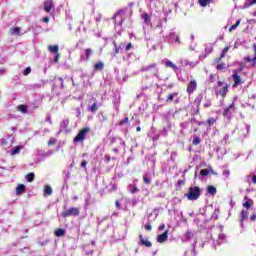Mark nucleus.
<instances>
[{
	"instance_id": "f257e3e1",
	"label": "nucleus",
	"mask_w": 256,
	"mask_h": 256,
	"mask_svg": "<svg viewBox=\"0 0 256 256\" xmlns=\"http://www.w3.org/2000/svg\"><path fill=\"white\" fill-rule=\"evenodd\" d=\"M186 197L188 201H197L201 197V188L197 186L190 187Z\"/></svg>"
},
{
	"instance_id": "f03ea898",
	"label": "nucleus",
	"mask_w": 256,
	"mask_h": 256,
	"mask_svg": "<svg viewBox=\"0 0 256 256\" xmlns=\"http://www.w3.org/2000/svg\"><path fill=\"white\" fill-rule=\"evenodd\" d=\"M81 211L77 207H70L67 210H64L61 215L62 217L67 218V217H79V214Z\"/></svg>"
},
{
	"instance_id": "7ed1b4c3",
	"label": "nucleus",
	"mask_w": 256,
	"mask_h": 256,
	"mask_svg": "<svg viewBox=\"0 0 256 256\" xmlns=\"http://www.w3.org/2000/svg\"><path fill=\"white\" fill-rule=\"evenodd\" d=\"M227 91H229V86H227L225 82L219 81L216 95H221V97H225V95H227Z\"/></svg>"
},
{
	"instance_id": "20e7f679",
	"label": "nucleus",
	"mask_w": 256,
	"mask_h": 256,
	"mask_svg": "<svg viewBox=\"0 0 256 256\" xmlns=\"http://www.w3.org/2000/svg\"><path fill=\"white\" fill-rule=\"evenodd\" d=\"M88 132H89V128H83L82 130L79 131V133L73 139V142L82 143V141H85V137H87Z\"/></svg>"
},
{
	"instance_id": "39448f33",
	"label": "nucleus",
	"mask_w": 256,
	"mask_h": 256,
	"mask_svg": "<svg viewBox=\"0 0 256 256\" xmlns=\"http://www.w3.org/2000/svg\"><path fill=\"white\" fill-rule=\"evenodd\" d=\"M166 41H167V43H170V44L178 43V45H181V40L179 39V35H177V33H175V32H170Z\"/></svg>"
},
{
	"instance_id": "423d86ee",
	"label": "nucleus",
	"mask_w": 256,
	"mask_h": 256,
	"mask_svg": "<svg viewBox=\"0 0 256 256\" xmlns=\"http://www.w3.org/2000/svg\"><path fill=\"white\" fill-rule=\"evenodd\" d=\"M44 11H46V13H51V11H55V4L53 3V0H46L44 2Z\"/></svg>"
},
{
	"instance_id": "0eeeda50",
	"label": "nucleus",
	"mask_w": 256,
	"mask_h": 256,
	"mask_svg": "<svg viewBox=\"0 0 256 256\" xmlns=\"http://www.w3.org/2000/svg\"><path fill=\"white\" fill-rule=\"evenodd\" d=\"M197 89V81L195 79L191 80L187 86V93L188 95H191L195 92Z\"/></svg>"
},
{
	"instance_id": "6e6552de",
	"label": "nucleus",
	"mask_w": 256,
	"mask_h": 256,
	"mask_svg": "<svg viewBox=\"0 0 256 256\" xmlns=\"http://www.w3.org/2000/svg\"><path fill=\"white\" fill-rule=\"evenodd\" d=\"M152 70V73H154V75H157V73L159 72V70L157 69V64L156 63H153V64H150L148 66H145V67H142V71H151Z\"/></svg>"
},
{
	"instance_id": "1a4fd4ad",
	"label": "nucleus",
	"mask_w": 256,
	"mask_h": 256,
	"mask_svg": "<svg viewBox=\"0 0 256 256\" xmlns=\"http://www.w3.org/2000/svg\"><path fill=\"white\" fill-rule=\"evenodd\" d=\"M193 239V232L191 231H186L185 234L181 237V241L183 243H187L188 241H191Z\"/></svg>"
},
{
	"instance_id": "9d476101",
	"label": "nucleus",
	"mask_w": 256,
	"mask_h": 256,
	"mask_svg": "<svg viewBox=\"0 0 256 256\" xmlns=\"http://www.w3.org/2000/svg\"><path fill=\"white\" fill-rule=\"evenodd\" d=\"M233 111H235V105L231 104L224 110V112H223L224 117H228V119H229L231 117V114L233 113Z\"/></svg>"
},
{
	"instance_id": "9b49d317",
	"label": "nucleus",
	"mask_w": 256,
	"mask_h": 256,
	"mask_svg": "<svg viewBox=\"0 0 256 256\" xmlns=\"http://www.w3.org/2000/svg\"><path fill=\"white\" fill-rule=\"evenodd\" d=\"M139 241H140V245H143L144 247H152V245H153V244H151V241L143 238L142 234L139 235Z\"/></svg>"
},
{
	"instance_id": "f8f14e48",
	"label": "nucleus",
	"mask_w": 256,
	"mask_h": 256,
	"mask_svg": "<svg viewBox=\"0 0 256 256\" xmlns=\"http://www.w3.org/2000/svg\"><path fill=\"white\" fill-rule=\"evenodd\" d=\"M167 237H169L168 230H166L163 234L158 235L157 237L158 243H165V241H167Z\"/></svg>"
},
{
	"instance_id": "ddd939ff",
	"label": "nucleus",
	"mask_w": 256,
	"mask_h": 256,
	"mask_svg": "<svg viewBox=\"0 0 256 256\" xmlns=\"http://www.w3.org/2000/svg\"><path fill=\"white\" fill-rule=\"evenodd\" d=\"M210 53H213V46H210V47H206V48H205V54L199 56L200 61H203V59H206V57H207L208 55H210Z\"/></svg>"
},
{
	"instance_id": "4468645a",
	"label": "nucleus",
	"mask_w": 256,
	"mask_h": 256,
	"mask_svg": "<svg viewBox=\"0 0 256 256\" xmlns=\"http://www.w3.org/2000/svg\"><path fill=\"white\" fill-rule=\"evenodd\" d=\"M247 219H249V213L246 210H242L240 215V223L242 226H243V221H247Z\"/></svg>"
},
{
	"instance_id": "2eb2a0df",
	"label": "nucleus",
	"mask_w": 256,
	"mask_h": 256,
	"mask_svg": "<svg viewBox=\"0 0 256 256\" xmlns=\"http://www.w3.org/2000/svg\"><path fill=\"white\" fill-rule=\"evenodd\" d=\"M67 127H69V119H65L60 123V131L58 132V135L61 133V131H65Z\"/></svg>"
},
{
	"instance_id": "dca6fc26",
	"label": "nucleus",
	"mask_w": 256,
	"mask_h": 256,
	"mask_svg": "<svg viewBox=\"0 0 256 256\" xmlns=\"http://www.w3.org/2000/svg\"><path fill=\"white\" fill-rule=\"evenodd\" d=\"M232 79L234 80V87H237V85L241 84V76L237 73H234L232 75Z\"/></svg>"
},
{
	"instance_id": "f3484780",
	"label": "nucleus",
	"mask_w": 256,
	"mask_h": 256,
	"mask_svg": "<svg viewBox=\"0 0 256 256\" xmlns=\"http://www.w3.org/2000/svg\"><path fill=\"white\" fill-rule=\"evenodd\" d=\"M141 18L143 19V21H144V23H145L146 25H151V16H149V14L143 13V14L141 15Z\"/></svg>"
},
{
	"instance_id": "a211bd4d",
	"label": "nucleus",
	"mask_w": 256,
	"mask_h": 256,
	"mask_svg": "<svg viewBox=\"0 0 256 256\" xmlns=\"http://www.w3.org/2000/svg\"><path fill=\"white\" fill-rule=\"evenodd\" d=\"M230 49H231V46H226V47L223 49L220 58H218V59L216 60V62L219 63V61H221V59H223V57H225V55H227V53H229V50H230Z\"/></svg>"
},
{
	"instance_id": "6ab92c4d",
	"label": "nucleus",
	"mask_w": 256,
	"mask_h": 256,
	"mask_svg": "<svg viewBox=\"0 0 256 256\" xmlns=\"http://www.w3.org/2000/svg\"><path fill=\"white\" fill-rule=\"evenodd\" d=\"M25 193V185L19 184L16 188V195H23Z\"/></svg>"
},
{
	"instance_id": "aec40b11",
	"label": "nucleus",
	"mask_w": 256,
	"mask_h": 256,
	"mask_svg": "<svg viewBox=\"0 0 256 256\" xmlns=\"http://www.w3.org/2000/svg\"><path fill=\"white\" fill-rule=\"evenodd\" d=\"M128 191L132 194L139 193V188L135 184L128 185Z\"/></svg>"
},
{
	"instance_id": "412c9836",
	"label": "nucleus",
	"mask_w": 256,
	"mask_h": 256,
	"mask_svg": "<svg viewBox=\"0 0 256 256\" xmlns=\"http://www.w3.org/2000/svg\"><path fill=\"white\" fill-rule=\"evenodd\" d=\"M48 51H50V53H59V46L58 45H53V46H48Z\"/></svg>"
},
{
	"instance_id": "4be33fe9",
	"label": "nucleus",
	"mask_w": 256,
	"mask_h": 256,
	"mask_svg": "<svg viewBox=\"0 0 256 256\" xmlns=\"http://www.w3.org/2000/svg\"><path fill=\"white\" fill-rule=\"evenodd\" d=\"M97 109H99V104H97V102H94V103L88 108V110H90L91 113H97Z\"/></svg>"
},
{
	"instance_id": "5701e85b",
	"label": "nucleus",
	"mask_w": 256,
	"mask_h": 256,
	"mask_svg": "<svg viewBox=\"0 0 256 256\" xmlns=\"http://www.w3.org/2000/svg\"><path fill=\"white\" fill-rule=\"evenodd\" d=\"M56 237H63L65 235V229L59 228L55 231Z\"/></svg>"
},
{
	"instance_id": "b1692460",
	"label": "nucleus",
	"mask_w": 256,
	"mask_h": 256,
	"mask_svg": "<svg viewBox=\"0 0 256 256\" xmlns=\"http://www.w3.org/2000/svg\"><path fill=\"white\" fill-rule=\"evenodd\" d=\"M151 180H152L151 175L146 174V175L143 176V181H144V183L146 185H150L151 184Z\"/></svg>"
},
{
	"instance_id": "393cba45",
	"label": "nucleus",
	"mask_w": 256,
	"mask_h": 256,
	"mask_svg": "<svg viewBox=\"0 0 256 256\" xmlns=\"http://www.w3.org/2000/svg\"><path fill=\"white\" fill-rule=\"evenodd\" d=\"M103 67H104L103 62H97V63L94 65L95 71H103Z\"/></svg>"
},
{
	"instance_id": "a878e982",
	"label": "nucleus",
	"mask_w": 256,
	"mask_h": 256,
	"mask_svg": "<svg viewBox=\"0 0 256 256\" xmlns=\"http://www.w3.org/2000/svg\"><path fill=\"white\" fill-rule=\"evenodd\" d=\"M166 67H170L171 69H173L174 71H177V65H175L173 62L167 60L165 63Z\"/></svg>"
},
{
	"instance_id": "bb28decb",
	"label": "nucleus",
	"mask_w": 256,
	"mask_h": 256,
	"mask_svg": "<svg viewBox=\"0 0 256 256\" xmlns=\"http://www.w3.org/2000/svg\"><path fill=\"white\" fill-rule=\"evenodd\" d=\"M239 25H241V19H238L236 23L229 28V32L235 31Z\"/></svg>"
},
{
	"instance_id": "cd10ccee",
	"label": "nucleus",
	"mask_w": 256,
	"mask_h": 256,
	"mask_svg": "<svg viewBox=\"0 0 256 256\" xmlns=\"http://www.w3.org/2000/svg\"><path fill=\"white\" fill-rule=\"evenodd\" d=\"M207 191L210 195H216L217 188H215L214 186H208Z\"/></svg>"
},
{
	"instance_id": "c85d7f7f",
	"label": "nucleus",
	"mask_w": 256,
	"mask_h": 256,
	"mask_svg": "<svg viewBox=\"0 0 256 256\" xmlns=\"http://www.w3.org/2000/svg\"><path fill=\"white\" fill-rule=\"evenodd\" d=\"M253 5H256V0H246L244 7L249 8Z\"/></svg>"
},
{
	"instance_id": "c756f323",
	"label": "nucleus",
	"mask_w": 256,
	"mask_h": 256,
	"mask_svg": "<svg viewBox=\"0 0 256 256\" xmlns=\"http://www.w3.org/2000/svg\"><path fill=\"white\" fill-rule=\"evenodd\" d=\"M11 35H19L21 33V28L19 27H14V28H11Z\"/></svg>"
},
{
	"instance_id": "7c9ffc66",
	"label": "nucleus",
	"mask_w": 256,
	"mask_h": 256,
	"mask_svg": "<svg viewBox=\"0 0 256 256\" xmlns=\"http://www.w3.org/2000/svg\"><path fill=\"white\" fill-rule=\"evenodd\" d=\"M19 151H21V147L20 146H16L14 148H12V150L10 151V155H17V153H19Z\"/></svg>"
},
{
	"instance_id": "2f4dec72",
	"label": "nucleus",
	"mask_w": 256,
	"mask_h": 256,
	"mask_svg": "<svg viewBox=\"0 0 256 256\" xmlns=\"http://www.w3.org/2000/svg\"><path fill=\"white\" fill-rule=\"evenodd\" d=\"M17 109L20 113H27V105H19Z\"/></svg>"
},
{
	"instance_id": "473e14b6",
	"label": "nucleus",
	"mask_w": 256,
	"mask_h": 256,
	"mask_svg": "<svg viewBox=\"0 0 256 256\" xmlns=\"http://www.w3.org/2000/svg\"><path fill=\"white\" fill-rule=\"evenodd\" d=\"M53 193V189L51 186H45L44 188V195H51Z\"/></svg>"
},
{
	"instance_id": "72a5a7b5",
	"label": "nucleus",
	"mask_w": 256,
	"mask_h": 256,
	"mask_svg": "<svg viewBox=\"0 0 256 256\" xmlns=\"http://www.w3.org/2000/svg\"><path fill=\"white\" fill-rule=\"evenodd\" d=\"M217 243H218V245L225 243V234H219Z\"/></svg>"
},
{
	"instance_id": "f704fd0d",
	"label": "nucleus",
	"mask_w": 256,
	"mask_h": 256,
	"mask_svg": "<svg viewBox=\"0 0 256 256\" xmlns=\"http://www.w3.org/2000/svg\"><path fill=\"white\" fill-rule=\"evenodd\" d=\"M91 55H93V50H91V49H89V48L86 49V50H85L86 61H89Z\"/></svg>"
},
{
	"instance_id": "c9c22d12",
	"label": "nucleus",
	"mask_w": 256,
	"mask_h": 256,
	"mask_svg": "<svg viewBox=\"0 0 256 256\" xmlns=\"http://www.w3.org/2000/svg\"><path fill=\"white\" fill-rule=\"evenodd\" d=\"M114 47H115V53H119V51H121V49H123V47H125V44H120L119 46H117V43L114 42Z\"/></svg>"
},
{
	"instance_id": "e433bc0d",
	"label": "nucleus",
	"mask_w": 256,
	"mask_h": 256,
	"mask_svg": "<svg viewBox=\"0 0 256 256\" xmlns=\"http://www.w3.org/2000/svg\"><path fill=\"white\" fill-rule=\"evenodd\" d=\"M251 205H253V200H248L243 203V207H245L246 209H251Z\"/></svg>"
},
{
	"instance_id": "4c0bfd02",
	"label": "nucleus",
	"mask_w": 256,
	"mask_h": 256,
	"mask_svg": "<svg viewBox=\"0 0 256 256\" xmlns=\"http://www.w3.org/2000/svg\"><path fill=\"white\" fill-rule=\"evenodd\" d=\"M175 95H177V93L170 94L166 99V103H171V101L175 99Z\"/></svg>"
},
{
	"instance_id": "58836bf2",
	"label": "nucleus",
	"mask_w": 256,
	"mask_h": 256,
	"mask_svg": "<svg viewBox=\"0 0 256 256\" xmlns=\"http://www.w3.org/2000/svg\"><path fill=\"white\" fill-rule=\"evenodd\" d=\"M199 143H201V138L197 137V136H194L192 145H199Z\"/></svg>"
},
{
	"instance_id": "ea45409f",
	"label": "nucleus",
	"mask_w": 256,
	"mask_h": 256,
	"mask_svg": "<svg viewBox=\"0 0 256 256\" xmlns=\"http://www.w3.org/2000/svg\"><path fill=\"white\" fill-rule=\"evenodd\" d=\"M200 175L202 177H207V175H209V169H203L200 171Z\"/></svg>"
},
{
	"instance_id": "a19ab883",
	"label": "nucleus",
	"mask_w": 256,
	"mask_h": 256,
	"mask_svg": "<svg viewBox=\"0 0 256 256\" xmlns=\"http://www.w3.org/2000/svg\"><path fill=\"white\" fill-rule=\"evenodd\" d=\"M26 179H27L28 183H32V181H33V172L26 175Z\"/></svg>"
},
{
	"instance_id": "79ce46f5",
	"label": "nucleus",
	"mask_w": 256,
	"mask_h": 256,
	"mask_svg": "<svg viewBox=\"0 0 256 256\" xmlns=\"http://www.w3.org/2000/svg\"><path fill=\"white\" fill-rule=\"evenodd\" d=\"M201 7H207V3H209V0H199Z\"/></svg>"
},
{
	"instance_id": "37998d69",
	"label": "nucleus",
	"mask_w": 256,
	"mask_h": 256,
	"mask_svg": "<svg viewBox=\"0 0 256 256\" xmlns=\"http://www.w3.org/2000/svg\"><path fill=\"white\" fill-rule=\"evenodd\" d=\"M127 123H129V118H128V117H126V118H124L123 120H121V121L119 122V125L123 126V125H125V124H127Z\"/></svg>"
},
{
	"instance_id": "c03bdc74",
	"label": "nucleus",
	"mask_w": 256,
	"mask_h": 256,
	"mask_svg": "<svg viewBox=\"0 0 256 256\" xmlns=\"http://www.w3.org/2000/svg\"><path fill=\"white\" fill-rule=\"evenodd\" d=\"M55 143H57V139L55 138H50L48 145H55Z\"/></svg>"
},
{
	"instance_id": "a18cd8bd",
	"label": "nucleus",
	"mask_w": 256,
	"mask_h": 256,
	"mask_svg": "<svg viewBox=\"0 0 256 256\" xmlns=\"http://www.w3.org/2000/svg\"><path fill=\"white\" fill-rule=\"evenodd\" d=\"M31 73V67H27L24 72L23 75H29Z\"/></svg>"
},
{
	"instance_id": "49530a36",
	"label": "nucleus",
	"mask_w": 256,
	"mask_h": 256,
	"mask_svg": "<svg viewBox=\"0 0 256 256\" xmlns=\"http://www.w3.org/2000/svg\"><path fill=\"white\" fill-rule=\"evenodd\" d=\"M215 121V118H209L206 123H208V125H213Z\"/></svg>"
},
{
	"instance_id": "de8ad7c7",
	"label": "nucleus",
	"mask_w": 256,
	"mask_h": 256,
	"mask_svg": "<svg viewBox=\"0 0 256 256\" xmlns=\"http://www.w3.org/2000/svg\"><path fill=\"white\" fill-rule=\"evenodd\" d=\"M216 68H217L218 70H223V69H225V63L218 64Z\"/></svg>"
},
{
	"instance_id": "09e8293b",
	"label": "nucleus",
	"mask_w": 256,
	"mask_h": 256,
	"mask_svg": "<svg viewBox=\"0 0 256 256\" xmlns=\"http://www.w3.org/2000/svg\"><path fill=\"white\" fill-rule=\"evenodd\" d=\"M35 33H43V28L36 26Z\"/></svg>"
},
{
	"instance_id": "8fccbe9b",
	"label": "nucleus",
	"mask_w": 256,
	"mask_h": 256,
	"mask_svg": "<svg viewBox=\"0 0 256 256\" xmlns=\"http://www.w3.org/2000/svg\"><path fill=\"white\" fill-rule=\"evenodd\" d=\"M253 48H254V51H255V56H254V58H253V67H255V63H256V45H254L253 46Z\"/></svg>"
},
{
	"instance_id": "3c124183",
	"label": "nucleus",
	"mask_w": 256,
	"mask_h": 256,
	"mask_svg": "<svg viewBox=\"0 0 256 256\" xmlns=\"http://www.w3.org/2000/svg\"><path fill=\"white\" fill-rule=\"evenodd\" d=\"M59 57H60L59 53H56L54 57V63H59Z\"/></svg>"
},
{
	"instance_id": "603ef678",
	"label": "nucleus",
	"mask_w": 256,
	"mask_h": 256,
	"mask_svg": "<svg viewBox=\"0 0 256 256\" xmlns=\"http://www.w3.org/2000/svg\"><path fill=\"white\" fill-rule=\"evenodd\" d=\"M223 175L224 177H229V175H231V172L229 170H224Z\"/></svg>"
},
{
	"instance_id": "864d4df0",
	"label": "nucleus",
	"mask_w": 256,
	"mask_h": 256,
	"mask_svg": "<svg viewBox=\"0 0 256 256\" xmlns=\"http://www.w3.org/2000/svg\"><path fill=\"white\" fill-rule=\"evenodd\" d=\"M123 10H120V11H118L116 14H115V16H114V19H117V17H119L120 15H123Z\"/></svg>"
},
{
	"instance_id": "5fc2aeb1",
	"label": "nucleus",
	"mask_w": 256,
	"mask_h": 256,
	"mask_svg": "<svg viewBox=\"0 0 256 256\" xmlns=\"http://www.w3.org/2000/svg\"><path fill=\"white\" fill-rule=\"evenodd\" d=\"M152 228H153V227L151 226L150 223H148V224L145 225L146 231H151Z\"/></svg>"
},
{
	"instance_id": "6e6d98bb",
	"label": "nucleus",
	"mask_w": 256,
	"mask_h": 256,
	"mask_svg": "<svg viewBox=\"0 0 256 256\" xmlns=\"http://www.w3.org/2000/svg\"><path fill=\"white\" fill-rule=\"evenodd\" d=\"M204 107H211V100H207V101L204 103Z\"/></svg>"
},
{
	"instance_id": "4d7b16f0",
	"label": "nucleus",
	"mask_w": 256,
	"mask_h": 256,
	"mask_svg": "<svg viewBox=\"0 0 256 256\" xmlns=\"http://www.w3.org/2000/svg\"><path fill=\"white\" fill-rule=\"evenodd\" d=\"M245 127H246V133L247 135H249V131H251V126L246 124Z\"/></svg>"
},
{
	"instance_id": "13d9d810",
	"label": "nucleus",
	"mask_w": 256,
	"mask_h": 256,
	"mask_svg": "<svg viewBox=\"0 0 256 256\" xmlns=\"http://www.w3.org/2000/svg\"><path fill=\"white\" fill-rule=\"evenodd\" d=\"M132 45H131V42L128 43L125 47V51H129L131 49Z\"/></svg>"
},
{
	"instance_id": "bf43d9fd",
	"label": "nucleus",
	"mask_w": 256,
	"mask_h": 256,
	"mask_svg": "<svg viewBox=\"0 0 256 256\" xmlns=\"http://www.w3.org/2000/svg\"><path fill=\"white\" fill-rule=\"evenodd\" d=\"M223 141H225V143H227V141H229V134H225Z\"/></svg>"
},
{
	"instance_id": "052dcab7",
	"label": "nucleus",
	"mask_w": 256,
	"mask_h": 256,
	"mask_svg": "<svg viewBox=\"0 0 256 256\" xmlns=\"http://www.w3.org/2000/svg\"><path fill=\"white\" fill-rule=\"evenodd\" d=\"M250 221H256V214H252L250 216Z\"/></svg>"
},
{
	"instance_id": "680f3d73",
	"label": "nucleus",
	"mask_w": 256,
	"mask_h": 256,
	"mask_svg": "<svg viewBox=\"0 0 256 256\" xmlns=\"http://www.w3.org/2000/svg\"><path fill=\"white\" fill-rule=\"evenodd\" d=\"M188 124L186 122L181 123L182 129H187Z\"/></svg>"
},
{
	"instance_id": "e2e57ef3",
	"label": "nucleus",
	"mask_w": 256,
	"mask_h": 256,
	"mask_svg": "<svg viewBox=\"0 0 256 256\" xmlns=\"http://www.w3.org/2000/svg\"><path fill=\"white\" fill-rule=\"evenodd\" d=\"M81 167H83V168L87 167V161H82L81 162Z\"/></svg>"
},
{
	"instance_id": "0e129e2a",
	"label": "nucleus",
	"mask_w": 256,
	"mask_h": 256,
	"mask_svg": "<svg viewBox=\"0 0 256 256\" xmlns=\"http://www.w3.org/2000/svg\"><path fill=\"white\" fill-rule=\"evenodd\" d=\"M43 23H49V17H47V16L44 17V18H43Z\"/></svg>"
},
{
	"instance_id": "69168bd1",
	"label": "nucleus",
	"mask_w": 256,
	"mask_h": 256,
	"mask_svg": "<svg viewBox=\"0 0 256 256\" xmlns=\"http://www.w3.org/2000/svg\"><path fill=\"white\" fill-rule=\"evenodd\" d=\"M246 61H247L248 63H251V61L253 62V58H251L250 56H248V57H246Z\"/></svg>"
},
{
	"instance_id": "338daca9",
	"label": "nucleus",
	"mask_w": 256,
	"mask_h": 256,
	"mask_svg": "<svg viewBox=\"0 0 256 256\" xmlns=\"http://www.w3.org/2000/svg\"><path fill=\"white\" fill-rule=\"evenodd\" d=\"M96 22L99 23L101 21V15H99L98 17H96Z\"/></svg>"
},
{
	"instance_id": "774afa93",
	"label": "nucleus",
	"mask_w": 256,
	"mask_h": 256,
	"mask_svg": "<svg viewBox=\"0 0 256 256\" xmlns=\"http://www.w3.org/2000/svg\"><path fill=\"white\" fill-rule=\"evenodd\" d=\"M252 183L256 184V176L255 175L252 177Z\"/></svg>"
}]
</instances>
